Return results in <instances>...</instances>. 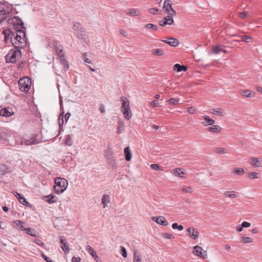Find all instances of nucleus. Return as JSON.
<instances>
[{
	"label": "nucleus",
	"mask_w": 262,
	"mask_h": 262,
	"mask_svg": "<svg viewBox=\"0 0 262 262\" xmlns=\"http://www.w3.org/2000/svg\"><path fill=\"white\" fill-rule=\"evenodd\" d=\"M53 46L57 55H61V54L62 53V49L58 41L54 40L53 42Z\"/></svg>",
	"instance_id": "23"
},
{
	"label": "nucleus",
	"mask_w": 262,
	"mask_h": 262,
	"mask_svg": "<svg viewBox=\"0 0 262 262\" xmlns=\"http://www.w3.org/2000/svg\"><path fill=\"white\" fill-rule=\"evenodd\" d=\"M58 238L59 242L61 245L60 247L62 250L66 254L69 253L70 251V248H69V245L67 242L66 238L63 236H59Z\"/></svg>",
	"instance_id": "8"
},
{
	"label": "nucleus",
	"mask_w": 262,
	"mask_h": 262,
	"mask_svg": "<svg viewBox=\"0 0 262 262\" xmlns=\"http://www.w3.org/2000/svg\"><path fill=\"white\" fill-rule=\"evenodd\" d=\"M202 120L203 121L202 122V123L205 126L213 125L215 123L214 120L210 118L209 116L207 115L204 116L202 117Z\"/></svg>",
	"instance_id": "17"
},
{
	"label": "nucleus",
	"mask_w": 262,
	"mask_h": 262,
	"mask_svg": "<svg viewBox=\"0 0 262 262\" xmlns=\"http://www.w3.org/2000/svg\"><path fill=\"white\" fill-rule=\"evenodd\" d=\"M150 167L152 169L157 171H160L161 170V166L158 164H152L150 165Z\"/></svg>",
	"instance_id": "50"
},
{
	"label": "nucleus",
	"mask_w": 262,
	"mask_h": 262,
	"mask_svg": "<svg viewBox=\"0 0 262 262\" xmlns=\"http://www.w3.org/2000/svg\"><path fill=\"white\" fill-rule=\"evenodd\" d=\"M179 101H180L179 98H171L168 99L167 101V102H168L169 104H171L172 105H176L179 103Z\"/></svg>",
	"instance_id": "40"
},
{
	"label": "nucleus",
	"mask_w": 262,
	"mask_h": 262,
	"mask_svg": "<svg viewBox=\"0 0 262 262\" xmlns=\"http://www.w3.org/2000/svg\"><path fill=\"white\" fill-rule=\"evenodd\" d=\"M158 11V9L157 8H152L149 9V12L153 14H156L157 13Z\"/></svg>",
	"instance_id": "59"
},
{
	"label": "nucleus",
	"mask_w": 262,
	"mask_h": 262,
	"mask_svg": "<svg viewBox=\"0 0 262 262\" xmlns=\"http://www.w3.org/2000/svg\"><path fill=\"white\" fill-rule=\"evenodd\" d=\"M14 47V48L10 50L8 53L5 56L7 62L14 63L17 60L21 58L22 56L21 48L17 47V46Z\"/></svg>",
	"instance_id": "1"
},
{
	"label": "nucleus",
	"mask_w": 262,
	"mask_h": 262,
	"mask_svg": "<svg viewBox=\"0 0 262 262\" xmlns=\"http://www.w3.org/2000/svg\"><path fill=\"white\" fill-rule=\"evenodd\" d=\"M14 223L16 227H19L21 230H25V228L23 226V224H24V222L20 220H15L14 222Z\"/></svg>",
	"instance_id": "39"
},
{
	"label": "nucleus",
	"mask_w": 262,
	"mask_h": 262,
	"mask_svg": "<svg viewBox=\"0 0 262 262\" xmlns=\"http://www.w3.org/2000/svg\"><path fill=\"white\" fill-rule=\"evenodd\" d=\"M86 251L93 257L96 262H98L99 257L97 255L96 251L90 245H87L85 247Z\"/></svg>",
	"instance_id": "15"
},
{
	"label": "nucleus",
	"mask_w": 262,
	"mask_h": 262,
	"mask_svg": "<svg viewBox=\"0 0 262 262\" xmlns=\"http://www.w3.org/2000/svg\"><path fill=\"white\" fill-rule=\"evenodd\" d=\"M120 101L122 102L121 111L126 119L129 120L132 117V113L130 110L129 102L125 97H121Z\"/></svg>",
	"instance_id": "3"
},
{
	"label": "nucleus",
	"mask_w": 262,
	"mask_h": 262,
	"mask_svg": "<svg viewBox=\"0 0 262 262\" xmlns=\"http://www.w3.org/2000/svg\"><path fill=\"white\" fill-rule=\"evenodd\" d=\"M25 230L26 231L27 233L31 236L36 237L37 235L36 234V231L34 229L30 228H25Z\"/></svg>",
	"instance_id": "36"
},
{
	"label": "nucleus",
	"mask_w": 262,
	"mask_h": 262,
	"mask_svg": "<svg viewBox=\"0 0 262 262\" xmlns=\"http://www.w3.org/2000/svg\"><path fill=\"white\" fill-rule=\"evenodd\" d=\"M163 9L164 10L171 16L176 15V11L172 8L169 0H165L163 3Z\"/></svg>",
	"instance_id": "9"
},
{
	"label": "nucleus",
	"mask_w": 262,
	"mask_h": 262,
	"mask_svg": "<svg viewBox=\"0 0 262 262\" xmlns=\"http://www.w3.org/2000/svg\"><path fill=\"white\" fill-rule=\"evenodd\" d=\"M39 142V141L36 139L34 137H31L29 139L23 138V145L24 144L26 146H29L33 144H37Z\"/></svg>",
	"instance_id": "14"
},
{
	"label": "nucleus",
	"mask_w": 262,
	"mask_h": 262,
	"mask_svg": "<svg viewBox=\"0 0 262 262\" xmlns=\"http://www.w3.org/2000/svg\"><path fill=\"white\" fill-rule=\"evenodd\" d=\"M243 228H248L250 226L251 224L247 222H243L242 224Z\"/></svg>",
	"instance_id": "62"
},
{
	"label": "nucleus",
	"mask_w": 262,
	"mask_h": 262,
	"mask_svg": "<svg viewBox=\"0 0 262 262\" xmlns=\"http://www.w3.org/2000/svg\"><path fill=\"white\" fill-rule=\"evenodd\" d=\"M182 191L184 193H190L192 192L193 188L191 186H183Z\"/></svg>",
	"instance_id": "43"
},
{
	"label": "nucleus",
	"mask_w": 262,
	"mask_h": 262,
	"mask_svg": "<svg viewBox=\"0 0 262 262\" xmlns=\"http://www.w3.org/2000/svg\"><path fill=\"white\" fill-rule=\"evenodd\" d=\"M223 195L226 197L234 199L238 196V192L235 191H227L223 192Z\"/></svg>",
	"instance_id": "24"
},
{
	"label": "nucleus",
	"mask_w": 262,
	"mask_h": 262,
	"mask_svg": "<svg viewBox=\"0 0 262 262\" xmlns=\"http://www.w3.org/2000/svg\"><path fill=\"white\" fill-rule=\"evenodd\" d=\"M120 248H121L120 253H121L122 256L124 258L126 257L127 256V252L126 249L125 248V247H124L123 246H121Z\"/></svg>",
	"instance_id": "49"
},
{
	"label": "nucleus",
	"mask_w": 262,
	"mask_h": 262,
	"mask_svg": "<svg viewBox=\"0 0 262 262\" xmlns=\"http://www.w3.org/2000/svg\"><path fill=\"white\" fill-rule=\"evenodd\" d=\"M247 15H248L247 12L243 11V12H242L239 13V16L241 18L244 19V18H245L247 16Z\"/></svg>",
	"instance_id": "57"
},
{
	"label": "nucleus",
	"mask_w": 262,
	"mask_h": 262,
	"mask_svg": "<svg viewBox=\"0 0 262 262\" xmlns=\"http://www.w3.org/2000/svg\"><path fill=\"white\" fill-rule=\"evenodd\" d=\"M241 242L244 244H248L252 242V239L250 237H242Z\"/></svg>",
	"instance_id": "48"
},
{
	"label": "nucleus",
	"mask_w": 262,
	"mask_h": 262,
	"mask_svg": "<svg viewBox=\"0 0 262 262\" xmlns=\"http://www.w3.org/2000/svg\"><path fill=\"white\" fill-rule=\"evenodd\" d=\"M187 232L189 237L193 239H196L199 237V232L196 230L194 227H190L187 229Z\"/></svg>",
	"instance_id": "12"
},
{
	"label": "nucleus",
	"mask_w": 262,
	"mask_h": 262,
	"mask_svg": "<svg viewBox=\"0 0 262 262\" xmlns=\"http://www.w3.org/2000/svg\"><path fill=\"white\" fill-rule=\"evenodd\" d=\"M125 160L127 161H129L132 158V154L130 151V149L129 146L125 147L124 149Z\"/></svg>",
	"instance_id": "26"
},
{
	"label": "nucleus",
	"mask_w": 262,
	"mask_h": 262,
	"mask_svg": "<svg viewBox=\"0 0 262 262\" xmlns=\"http://www.w3.org/2000/svg\"><path fill=\"white\" fill-rule=\"evenodd\" d=\"M215 152L217 154H226L227 152V149L223 147H217L215 149Z\"/></svg>",
	"instance_id": "45"
},
{
	"label": "nucleus",
	"mask_w": 262,
	"mask_h": 262,
	"mask_svg": "<svg viewBox=\"0 0 262 262\" xmlns=\"http://www.w3.org/2000/svg\"><path fill=\"white\" fill-rule=\"evenodd\" d=\"M31 85V80L28 77L20 78L18 81L19 89L21 92H27Z\"/></svg>",
	"instance_id": "5"
},
{
	"label": "nucleus",
	"mask_w": 262,
	"mask_h": 262,
	"mask_svg": "<svg viewBox=\"0 0 262 262\" xmlns=\"http://www.w3.org/2000/svg\"><path fill=\"white\" fill-rule=\"evenodd\" d=\"M159 24L160 26H161L162 27L165 26L166 25H168L167 23L165 21L164 18H163L162 20L160 21Z\"/></svg>",
	"instance_id": "64"
},
{
	"label": "nucleus",
	"mask_w": 262,
	"mask_h": 262,
	"mask_svg": "<svg viewBox=\"0 0 262 262\" xmlns=\"http://www.w3.org/2000/svg\"><path fill=\"white\" fill-rule=\"evenodd\" d=\"M126 13L130 16H139L141 14L140 12L137 9H129L126 10Z\"/></svg>",
	"instance_id": "22"
},
{
	"label": "nucleus",
	"mask_w": 262,
	"mask_h": 262,
	"mask_svg": "<svg viewBox=\"0 0 262 262\" xmlns=\"http://www.w3.org/2000/svg\"><path fill=\"white\" fill-rule=\"evenodd\" d=\"M151 220L156 222L158 224L162 226H166L168 225V221L163 216H153L151 217Z\"/></svg>",
	"instance_id": "10"
},
{
	"label": "nucleus",
	"mask_w": 262,
	"mask_h": 262,
	"mask_svg": "<svg viewBox=\"0 0 262 262\" xmlns=\"http://www.w3.org/2000/svg\"><path fill=\"white\" fill-rule=\"evenodd\" d=\"M211 113L215 115L223 116V110L221 108H216L212 110Z\"/></svg>",
	"instance_id": "38"
},
{
	"label": "nucleus",
	"mask_w": 262,
	"mask_h": 262,
	"mask_svg": "<svg viewBox=\"0 0 262 262\" xmlns=\"http://www.w3.org/2000/svg\"><path fill=\"white\" fill-rule=\"evenodd\" d=\"M174 70L177 71V72H181V71H186L187 70V68L186 66L180 65V64L176 63L174 66Z\"/></svg>",
	"instance_id": "32"
},
{
	"label": "nucleus",
	"mask_w": 262,
	"mask_h": 262,
	"mask_svg": "<svg viewBox=\"0 0 262 262\" xmlns=\"http://www.w3.org/2000/svg\"><path fill=\"white\" fill-rule=\"evenodd\" d=\"M81 258L80 257H73L72 258V262H80Z\"/></svg>",
	"instance_id": "63"
},
{
	"label": "nucleus",
	"mask_w": 262,
	"mask_h": 262,
	"mask_svg": "<svg viewBox=\"0 0 262 262\" xmlns=\"http://www.w3.org/2000/svg\"><path fill=\"white\" fill-rule=\"evenodd\" d=\"M250 163L255 167H262V160H260L258 158H251Z\"/></svg>",
	"instance_id": "19"
},
{
	"label": "nucleus",
	"mask_w": 262,
	"mask_h": 262,
	"mask_svg": "<svg viewBox=\"0 0 262 262\" xmlns=\"http://www.w3.org/2000/svg\"><path fill=\"white\" fill-rule=\"evenodd\" d=\"M11 39L12 44L14 46H17V47L21 49L26 46L27 41L26 37H23L17 34L15 35L14 34H12V36H11Z\"/></svg>",
	"instance_id": "4"
},
{
	"label": "nucleus",
	"mask_w": 262,
	"mask_h": 262,
	"mask_svg": "<svg viewBox=\"0 0 262 262\" xmlns=\"http://www.w3.org/2000/svg\"><path fill=\"white\" fill-rule=\"evenodd\" d=\"M171 15H167L165 16L164 18L165 21L167 23L168 25H171L173 23V19Z\"/></svg>",
	"instance_id": "46"
},
{
	"label": "nucleus",
	"mask_w": 262,
	"mask_h": 262,
	"mask_svg": "<svg viewBox=\"0 0 262 262\" xmlns=\"http://www.w3.org/2000/svg\"><path fill=\"white\" fill-rule=\"evenodd\" d=\"M150 105L154 107L159 106V102L157 100H154L150 102Z\"/></svg>",
	"instance_id": "60"
},
{
	"label": "nucleus",
	"mask_w": 262,
	"mask_h": 262,
	"mask_svg": "<svg viewBox=\"0 0 262 262\" xmlns=\"http://www.w3.org/2000/svg\"><path fill=\"white\" fill-rule=\"evenodd\" d=\"M13 9V5L5 2L0 3V15L4 16L10 14Z\"/></svg>",
	"instance_id": "7"
},
{
	"label": "nucleus",
	"mask_w": 262,
	"mask_h": 262,
	"mask_svg": "<svg viewBox=\"0 0 262 262\" xmlns=\"http://www.w3.org/2000/svg\"><path fill=\"white\" fill-rule=\"evenodd\" d=\"M73 135H68L65 137L64 139V143L69 146H71L73 144Z\"/></svg>",
	"instance_id": "29"
},
{
	"label": "nucleus",
	"mask_w": 262,
	"mask_h": 262,
	"mask_svg": "<svg viewBox=\"0 0 262 262\" xmlns=\"http://www.w3.org/2000/svg\"><path fill=\"white\" fill-rule=\"evenodd\" d=\"M14 139L15 141L16 144L18 145H23V138L20 137L17 133L15 132L13 134Z\"/></svg>",
	"instance_id": "27"
},
{
	"label": "nucleus",
	"mask_w": 262,
	"mask_h": 262,
	"mask_svg": "<svg viewBox=\"0 0 262 262\" xmlns=\"http://www.w3.org/2000/svg\"><path fill=\"white\" fill-rule=\"evenodd\" d=\"M221 52H223L225 53L226 51L224 50L222 48V46L220 45H217L215 46V47H213V48H212V52L213 54H219Z\"/></svg>",
	"instance_id": "30"
},
{
	"label": "nucleus",
	"mask_w": 262,
	"mask_h": 262,
	"mask_svg": "<svg viewBox=\"0 0 262 262\" xmlns=\"http://www.w3.org/2000/svg\"><path fill=\"white\" fill-rule=\"evenodd\" d=\"M72 29L74 34L79 38L83 39L85 38V29L82 27L81 24L76 22L73 24Z\"/></svg>",
	"instance_id": "6"
},
{
	"label": "nucleus",
	"mask_w": 262,
	"mask_h": 262,
	"mask_svg": "<svg viewBox=\"0 0 262 262\" xmlns=\"http://www.w3.org/2000/svg\"><path fill=\"white\" fill-rule=\"evenodd\" d=\"M206 129L209 132L217 133L222 131V127L219 125H215L208 127Z\"/></svg>",
	"instance_id": "25"
},
{
	"label": "nucleus",
	"mask_w": 262,
	"mask_h": 262,
	"mask_svg": "<svg viewBox=\"0 0 262 262\" xmlns=\"http://www.w3.org/2000/svg\"><path fill=\"white\" fill-rule=\"evenodd\" d=\"M233 172L234 174L239 176L243 175L245 173V171L243 168L238 167L234 168L233 170Z\"/></svg>",
	"instance_id": "37"
},
{
	"label": "nucleus",
	"mask_w": 262,
	"mask_h": 262,
	"mask_svg": "<svg viewBox=\"0 0 262 262\" xmlns=\"http://www.w3.org/2000/svg\"><path fill=\"white\" fill-rule=\"evenodd\" d=\"M46 198H47V202L49 203H53L56 202V200H55V195L52 194L46 196Z\"/></svg>",
	"instance_id": "41"
},
{
	"label": "nucleus",
	"mask_w": 262,
	"mask_h": 262,
	"mask_svg": "<svg viewBox=\"0 0 262 262\" xmlns=\"http://www.w3.org/2000/svg\"><path fill=\"white\" fill-rule=\"evenodd\" d=\"M139 252L137 250L134 251L133 262H141L139 255H138Z\"/></svg>",
	"instance_id": "42"
},
{
	"label": "nucleus",
	"mask_w": 262,
	"mask_h": 262,
	"mask_svg": "<svg viewBox=\"0 0 262 262\" xmlns=\"http://www.w3.org/2000/svg\"><path fill=\"white\" fill-rule=\"evenodd\" d=\"M248 177L253 179L258 178V173L255 172H250L248 173Z\"/></svg>",
	"instance_id": "52"
},
{
	"label": "nucleus",
	"mask_w": 262,
	"mask_h": 262,
	"mask_svg": "<svg viewBox=\"0 0 262 262\" xmlns=\"http://www.w3.org/2000/svg\"><path fill=\"white\" fill-rule=\"evenodd\" d=\"M124 123L122 121L119 120L117 124V133L119 134L122 133L124 131Z\"/></svg>",
	"instance_id": "31"
},
{
	"label": "nucleus",
	"mask_w": 262,
	"mask_h": 262,
	"mask_svg": "<svg viewBox=\"0 0 262 262\" xmlns=\"http://www.w3.org/2000/svg\"><path fill=\"white\" fill-rule=\"evenodd\" d=\"M14 112L10 107L3 108L0 111V115L5 117H9L13 115Z\"/></svg>",
	"instance_id": "16"
},
{
	"label": "nucleus",
	"mask_w": 262,
	"mask_h": 262,
	"mask_svg": "<svg viewBox=\"0 0 262 262\" xmlns=\"http://www.w3.org/2000/svg\"><path fill=\"white\" fill-rule=\"evenodd\" d=\"M13 194L18 200L20 204L29 207L31 206V204L28 202L27 201L23 195H22L21 194H20V193H18L16 191H14L13 192Z\"/></svg>",
	"instance_id": "13"
},
{
	"label": "nucleus",
	"mask_w": 262,
	"mask_h": 262,
	"mask_svg": "<svg viewBox=\"0 0 262 262\" xmlns=\"http://www.w3.org/2000/svg\"><path fill=\"white\" fill-rule=\"evenodd\" d=\"M110 164L111 165L112 168L113 169H116L117 168V165L116 164V162L115 159H112L110 161Z\"/></svg>",
	"instance_id": "56"
},
{
	"label": "nucleus",
	"mask_w": 262,
	"mask_h": 262,
	"mask_svg": "<svg viewBox=\"0 0 262 262\" xmlns=\"http://www.w3.org/2000/svg\"><path fill=\"white\" fill-rule=\"evenodd\" d=\"M161 41L173 47H176L179 44V40L174 38H170L167 40H162Z\"/></svg>",
	"instance_id": "18"
},
{
	"label": "nucleus",
	"mask_w": 262,
	"mask_h": 262,
	"mask_svg": "<svg viewBox=\"0 0 262 262\" xmlns=\"http://www.w3.org/2000/svg\"><path fill=\"white\" fill-rule=\"evenodd\" d=\"M103 208L107 207V204L110 202V197L108 194H104L101 199Z\"/></svg>",
	"instance_id": "28"
},
{
	"label": "nucleus",
	"mask_w": 262,
	"mask_h": 262,
	"mask_svg": "<svg viewBox=\"0 0 262 262\" xmlns=\"http://www.w3.org/2000/svg\"><path fill=\"white\" fill-rule=\"evenodd\" d=\"M68 185V182L66 179L61 178H56L54 186L55 192L57 194L62 193L67 188Z\"/></svg>",
	"instance_id": "2"
},
{
	"label": "nucleus",
	"mask_w": 262,
	"mask_h": 262,
	"mask_svg": "<svg viewBox=\"0 0 262 262\" xmlns=\"http://www.w3.org/2000/svg\"><path fill=\"white\" fill-rule=\"evenodd\" d=\"M34 242L36 244H37L38 245H39V246H41L42 247H44V244L42 242V241L38 239V238H35L34 240Z\"/></svg>",
	"instance_id": "55"
},
{
	"label": "nucleus",
	"mask_w": 262,
	"mask_h": 262,
	"mask_svg": "<svg viewBox=\"0 0 262 262\" xmlns=\"http://www.w3.org/2000/svg\"><path fill=\"white\" fill-rule=\"evenodd\" d=\"M82 55H83V60L85 62H86L88 63H92V61L91 59L88 58V57H86V56H87L86 53H83Z\"/></svg>",
	"instance_id": "54"
},
{
	"label": "nucleus",
	"mask_w": 262,
	"mask_h": 262,
	"mask_svg": "<svg viewBox=\"0 0 262 262\" xmlns=\"http://www.w3.org/2000/svg\"><path fill=\"white\" fill-rule=\"evenodd\" d=\"M144 28L146 29L151 30L154 31H156L158 30L157 26L152 24H147L144 26Z\"/></svg>",
	"instance_id": "35"
},
{
	"label": "nucleus",
	"mask_w": 262,
	"mask_h": 262,
	"mask_svg": "<svg viewBox=\"0 0 262 262\" xmlns=\"http://www.w3.org/2000/svg\"><path fill=\"white\" fill-rule=\"evenodd\" d=\"M16 34H17L18 35L20 36L23 37H25V33L21 30H20V29L17 30L16 31Z\"/></svg>",
	"instance_id": "58"
},
{
	"label": "nucleus",
	"mask_w": 262,
	"mask_h": 262,
	"mask_svg": "<svg viewBox=\"0 0 262 262\" xmlns=\"http://www.w3.org/2000/svg\"><path fill=\"white\" fill-rule=\"evenodd\" d=\"M151 54L157 56H162L164 54V52L161 49H152L151 51Z\"/></svg>",
	"instance_id": "33"
},
{
	"label": "nucleus",
	"mask_w": 262,
	"mask_h": 262,
	"mask_svg": "<svg viewBox=\"0 0 262 262\" xmlns=\"http://www.w3.org/2000/svg\"><path fill=\"white\" fill-rule=\"evenodd\" d=\"M63 112H62V113H61L59 116V118H58V124H59V134H60V133L61 132V129L62 128V125L63 124V122H64V121H63Z\"/></svg>",
	"instance_id": "34"
},
{
	"label": "nucleus",
	"mask_w": 262,
	"mask_h": 262,
	"mask_svg": "<svg viewBox=\"0 0 262 262\" xmlns=\"http://www.w3.org/2000/svg\"><path fill=\"white\" fill-rule=\"evenodd\" d=\"M172 228L173 229H178L179 231L183 230L184 227L181 225H178L177 223H174L172 224Z\"/></svg>",
	"instance_id": "44"
},
{
	"label": "nucleus",
	"mask_w": 262,
	"mask_h": 262,
	"mask_svg": "<svg viewBox=\"0 0 262 262\" xmlns=\"http://www.w3.org/2000/svg\"><path fill=\"white\" fill-rule=\"evenodd\" d=\"M241 94L242 96L247 98H253L255 95V94L254 92L249 90H242L241 92Z\"/></svg>",
	"instance_id": "21"
},
{
	"label": "nucleus",
	"mask_w": 262,
	"mask_h": 262,
	"mask_svg": "<svg viewBox=\"0 0 262 262\" xmlns=\"http://www.w3.org/2000/svg\"><path fill=\"white\" fill-rule=\"evenodd\" d=\"M174 174L175 176H178V177H182V176H181V174H184L185 173L183 171H181V169L180 168H177L176 169H174Z\"/></svg>",
	"instance_id": "47"
},
{
	"label": "nucleus",
	"mask_w": 262,
	"mask_h": 262,
	"mask_svg": "<svg viewBox=\"0 0 262 262\" xmlns=\"http://www.w3.org/2000/svg\"><path fill=\"white\" fill-rule=\"evenodd\" d=\"M194 254L200 256L203 258H207L206 252L204 251L202 248L199 246H195L194 247Z\"/></svg>",
	"instance_id": "11"
},
{
	"label": "nucleus",
	"mask_w": 262,
	"mask_h": 262,
	"mask_svg": "<svg viewBox=\"0 0 262 262\" xmlns=\"http://www.w3.org/2000/svg\"><path fill=\"white\" fill-rule=\"evenodd\" d=\"M242 40L248 43L250 42L249 40L251 39V36L248 35H242L241 36Z\"/></svg>",
	"instance_id": "53"
},
{
	"label": "nucleus",
	"mask_w": 262,
	"mask_h": 262,
	"mask_svg": "<svg viewBox=\"0 0 262 262\" xmlns=\"http://www.w3.org/2000/svg\"><path fill=\"white\" fill-rule=\"evenodd\" d=\"M58 56L59 57L60 61L61 63L63 66V69L64 71H67L68 70L69 66L68 64V61L66 59L63 54L62 53L61 54V55H58Z\"/></svg>",
	"instance_id": "20"
},
{
	"label": "nucleus",
	"mask_w": 262,
	"mask_h": 262,
	"mask_svg": "<svg viewBox=\"0 0 262 262\" xmlns=\"http://www.w3.org/2000/svg\"><path fill=\"white\" fill-rule=\"evenodd\" d=\"M187 111L189 114H193L195 111V108L193 106H191L188 108Z\"/></svg>",
	"instance_id": "61"
},
{
	"label": "nucleus",
	"mask_w": 262,
	"mask_h": 262,
	"mask_svg": "<svg viewBox=\"0 0 262 262\" xmlns=\"http://www.w3.org/2000/svg\"><path fill=\"white\" fill-rule=\"evenodd\" d=\"M163 237L167 239H174V236L171 233H163L162 234Z\"/></svg>",
	"instance_id": "51"
}]
</instances>
